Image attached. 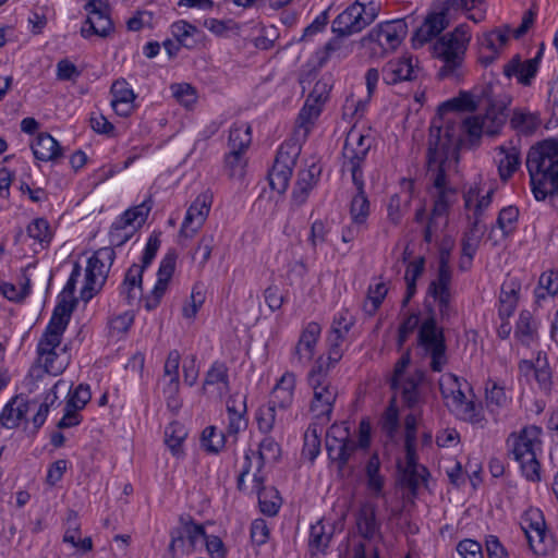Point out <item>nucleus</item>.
<instances>
[{
	"mask_svg": "<svg viewBox=\"0 0 558 558\" xmlns=\"http://www.w3.org/2000/svg\"><path fill=\"white\" fill-rule=\"evenodd\" d=\"M439 386L444 399L448 400V407L451 408L458 418L484 427L486 418L482 404L466 399L456 375H447L444 380H440Z\"/></svg>",
	"mask_w": 558,
	"mask_h": 558,
	"instance_id": "nucleus-6",
	"label": "nucleus"
},
{
	"mask_svg": "<svg viewBox=\"0 0 558 558\" xmlns=\"http://www.w3.org/2000/svg\"><path fill=\"white\" fill-rule=\"evenodd\" d=\"M345 36L336 35L329 39L326 45L315 52L317 66L323 68L329 59L336 58L338 60L345 59L352 51L351 47L343 40Z\"/></svg>",
	"mask_w": 558,
	"mask_h": 558,
	"instance_id": "nucleus-32",
	"label": "nucleus"
},
{
	"mask_svg": "<svg viewBox=\"0 0 558 558\" xmlns=\"http://www.w3.org/2000/svg\"><path fill=\"white\" fill-rule=\"evenodd\" d=\"M179 380H175V378H169V381L167 383L162 390L167 402V408L173 413H178L182 407V401L179 398Z\"/></svg>",
	"mask_w": 558,
	"mask_h": 558,
	"instance_id": "nucleus-62",
	"label": "nucleus"
},
{
	"mask_svg": "<svg viewBox=\"0 0 558 558\" xmlns=\"http://www.w3.org/2000/svg\"><path fill=\"white\" fill-rule=\"evenodd\" d=\"M356 189V194L351 201L350 214L352 221L356 226L364 225L369 215V202L365 194V182L361 179V185L357 182H352Z\"/></svg>",
	"mask_w": 558,
	"mask_h": 558,
	"instance_id": "nucleus-38",
	"label": "nucleus"
},
{
	"mask_svg": "<svg viewBox=\"0 0 558 558\" xmlns=\"http://www.w3.org/2000/svg\"><path fill=\"white\" fill-rule=\"evenodd\" d=\"M451 269L450 266H438L437 279L428 287L429 295L450 294Z\"/></svg>",
	"mask_w": 558,
	"mask_h": 558,
	"instance_id": "nucleus-57",
	"label": "nucleus"
},
{
	"mask_svg": "<svg viewBox=\"0 0 558 558\" xmlns=\"http://www.w3.org/2000/svg\"><path fill=\"white\" fill-rule=\"evenodd\" d=\"M171 34L182 47L187 49H194L204 38L202 31L183 20L171 25Z\"/></svg>",
	"mask_w": 558,
	"mask_h": 558,
	"instance_id": "nucleus-36",
	"label": "nucleus"
},
{
	"mask_svg": "<svg viewBox=\"0 0 558 558\" xmlns=\"http://www.w3.org/2000/svg\"><path fill=\"white\" fill-rule=\"evenodd\" d=\"M27 234L38 241L43 246L48 245L52 239L49 223L44 218H36L27 226Z\"/></svg>",
	"mask_w": 558,
	"mask_h": 558,
	"instance_id": "nucleus-55",
	"label": "nucleus"
},
{
	"mask_svg": "<svg viewBox=\"0 0 558 558\" xmlns=\"http://www.w3.org/2000/svg\"><path fill=\"white\" fill-rule=\"evenodd\" d=\"M256 421L258 429L264 434H268L272 430L276 422V408L270 403L260 407L256 414Z\"/></svg>",
	"mask_w": 558,
	"mask_h": 558,
	"instance_id": "nucleus-63",
	"label": "nucleus"
},
{
	"mask_svg": "<svg viewBox=\"0 0 558 558\" xmlns=\"http://www.w3.org/2000/svg\"><path fill=\"white\" fill-rule=\"evenodd\" d=\"M112 95L111 107L120 117H128L134 110V100L136 98L129 83L124 78L113 82L110 88Z\"/></svg>",
	"mask_w": 558,
	"mask_h": 558,
	"instance_id": "nucleus-24",
	"label": "nucleus"
},
{
	"mask_svg": "<svg viewBox=\"0 0 558 558\" xmlns=\"http://www.w3.org/2000/svg\"><path fill=\"white\" fill-rule=\"evenodd\" d=\"M499 159L498 171L500 179L507 181L518 170L521 163V155L518 148L500 146L497 148Z\"/></svg>",
	"mask_w": 558,
	"mask_h": 558,
	"instance_id": "nucleus-37",
	"label": "nucleus"
},
{
	"mask_svg": "<svg viewBox=\"0 0 558 558\" xmlns=\"http://www.w3.org/2000/svg\"><path fill=\"white\" fill-rule=\"evenodd\" d=\"M148 213L149 207H146L145 204H141L125 210L113 223L124 229L134 228L135 231L145 222Z\"/></svg>",
	"mask_w": 558,
	"mask_h": 558,
	"instance_id": "nucleus-45",
	"label": "nucleus"
},
{
	"mask_svg": "<svg viewBox=\"0 0 558 558\" xmlns=\"http://www.w3.org/2000/svg\"><path fill=\"white\" fill-rule=\"evenodd\" d=\"M292 173V169L274 163L271 170L268 173V180L271 190L277 191L279 194H283L289 186Z\"/></svg>",
	"mask_w": 558,
	"mask_h": 558,
	"instance_id": "nucleus-51",
	"label": "nucleus"
},
{
	"mask_svg": "<svg viewBox=\"0 0 558 558\" xmlns=\"http://www.w3.org/2000/svg\"><path fill=\"white\" fill-rule=\"evenodd\" d=\"M323 106L310 101V99L305 100L304 106L300 110L299 117H298V131L299 134L301 131L303 132L302 138L305 140L311 131L312 125L314 124L315 120L319 117L322 112Z\"/></svg>",
	"mask_w": 558,
	"mask_h": 558,
	"instance_id": "nucleus-42",
	"label": "nucleus"
},
{
	"mask_svg": "<svg viewBox=\"0 0 558 558\" xmlns=\"http://www.w3.org/2000/svg\"><path fill=\"white\" fill-rule=\"evenodd\" d=\"M145 269L133 264L125 272L124 279L120 286V295L123 296L128 305H134L143 296V272Z\"/></svg>",
	"mask_w": 558,
	"mask_h": 558,
	"instance_id": "nucleus-23",
	"label": "nucleus"
},
{
	"mask_svg": "<svg viewBox=\"0 0 558 558\" xmlns=\"http://www.w3.org/2000/svg\"><path fill=\"white\" fill-rule=\"evenodd\" d=\"M485 230L486 228L480 222V219H477V221H472L471 226L463 233L461 239V252L463 257L469 259L474 258Z\"/></svg>",
	"mask_w": 558,
	"mask_h": 558,
	"instance_id": "nucleus-40",
	"label": "nucleus"
},
{
	"mask_svg": "<svg viewBox=\"0 0 558 558\" xmlns=\"http://www.w3.org/2000/svg\"><path fill=\"white\" fill-rule=\"evenodd\" d=\"M344 338H337V335L330 333L328 337V355L324 356L320 355L316 359L314 365H319V362H322L323 367L326 369V372L330 373V371L336 366V364L341 360L342 357V350L341 344L343 342Z\"/></svg>",
	"mask_w": 558,
	"mask_h": 558,
	"instance_id": "nucleus-49",
	"label": "nucleus"
},
{
	"mask_svg": "<svg viewBox=\"0 0 558 558\" xmlns=\"http://www.w3.org/2000/svg\"><path fill=\"white\" fill-rule=\"evenodd\" d=\"M373 140L368 135H364L359 131L350 130L348 133L343 149L342 171L347 170L351 173L352 182L361 184L364 179L363 166L372 147Z\"/></svg>",
	"mask_w": 558,
	"mask_h": 558,
	"instance_id": "nucleus-10",
	"label": "nucleus"
},
{
	"mask_svg": "<svg viewBox=\"0 0 558 558\" xmlns=\"http://www.w3.org/2000/svg\"><path fill=\"white\" fill-rule=\"evenodd\" d=\"M245 151L230 149L226 155L225 165L230 178L242 179L245 173L246 159Z\"/></svg>",
	"mask_w": 558,
	"mask_h": 558,
	"instance_id": "nucleus-53",
	"label": "nucleus"
},
{
	"mask_svg": "<svg viewBox=\"0 0 558 558\" xmlns=\"http://www.w3.org/2000/svg\"><path fill=\"white\" fill-rule=\"evenodd\" d=\"M34 157L40 161H53L62 156V149L57 140L49 133H39L32 144Z\"/></svg>",
	"mask_w": 558,
	"mask_h": 558,
	"instance_id": "nucleus-33",
	"label": "nucleus"
},
{
	"mask_svg": "<svg viewBox=\"0 0 558 558\" xmlns=\"http://www.w3.org/2000/svg\"><path fill=\"white\" fill-rule=\"evenodd\" d=\"M486 392V404L490 411H494L493 407L497 409L506 405L507 396L505 392V388L500 386L497 381L488 379L485 387Z\"/></svg>",
	"mask_w": 558,
	"mask_h": 558,
	"instance_id": "nucleus-56",
	"label": "nucleus"
},
{
	"mask_svg": "<svg viewBox=\"0 0 558 558\" xmlns=\"http://www.w3.org/2000/svg\"><path fill=\"white\" fill-rule=\"evenodd\" d=\"M61 340H62V337H59L56 344L46 345L45 333H43L37 343V353L40 359H44L45 371L49 374L57 375L62 369L61 367H56L53 365L54 360L58 357V353L56 352V349L61 344Z\"/></svg>",
	"mask_w": 558,
	"mask_h": 558,
	"instance_id": "nucleus-48",
	"label": "nucleus"
},
{
	"mask_svg": "<svg viewBox=\"0 0 558 558\" xmlns=\"http://www.w3.org/2000/svg\"><path fill=\"white\" fill-rule=\"evenodd\" d=\"M300 153L301 144L299 140L286 141L280 145L274 163L293 170Z\"/></svg>",
	"mask_w": 558,
	"mask_h": 558,
	"instance_id": "nucleus-44",
	"label": "nucleus"
},
{
	"mask_svg": "<svg viewBox=\"0 0 558 558\" xmlns=\"http://www.w3.org/2000/svg\"><path fill=\"white\" fill-rule=\"evenodd\" d=\"M530 549L534 555L545 556L555 548V541L547 529H541L526 536Z\"/></svg>",
	"mask_w": 558,
	"mask_h": 558,
	"instance_id": "nucleus-43",
	"label": "nucleus"
},
{
	"mask_svg": "<svg viewBox=\"0 0 558 558\" xmlns=\"http://www.w3.org/2000/svg\"><path fill=\"white\" fill-rule=\"evenodd\" d=\"M450 24V13L438 8L435 2L424 23L416 29L412 37L414 48L423 47L426 43L437 37Z\"/></svg>",
	"mask_w": 558,
	"mask_h": 558,
	"instance_id": "nucleus-13",
	"label": "nucleus"
},
{
	"mask_svg": "<svg viewBox=\"0 0 558 558\" xmlns=\"http://www.w3.org/2000/svg\"><path fill=\"white\" fill-rule=\"evenodd\" d=\"M532 193L536 201H558V140H545L531 147L526 157Z\"/></svg>",
	"mask_w": 558,
	"mask_h": 558,
	"instance_id": "nucleus-2",
	"label": "nucleus"
},
{
	"mask_svg": "<svg viewBox=\"0 0 558 558\" xmlns=\"http://www.w3.org/2000/svg\"><path fill=\"white\" fill-rule=\"evenodd\" d=\"M307 384L313 390L310 411L314 417L329 422L338 397V388L329 380V373L319 365H313L307 374Z\"/></svg>",
	"mask_w": 558,
	"mask_h": 558,
	"instance_id": "nucleus-5",
	"label": "nucleus"
},
{
	"mask_svg": "<svg viewBox=\"0 0 558 558\" xmlns=\"http://www.w3.org/2000/svg\"><path fill=\"white\" fill-rule=\"evenodd\" d=\"M537 72L535 60L522 62L519 54L513 56L511 60L504 65L505 76L508 78L515 76L518 83L523 86H530Z\"/></svg>",
	"mask_w": 558,
	"mask_h": 558,
	"instance_id": "nucleus-29",
	"label": "nucleus"
},
{
	"mask_svg": "<svg viewBox=\"0 0 558 558\" xmlns=\"http://www.w3.org/2000/svg\"><path fill=\"white\" fill-rule=\"evenodd\" d=\"M558 293V272L549 270L543 272L538 280V288L536 290L537 298H545L548 295H556Z\"/></svg>",
	"mask_w": 558,
	"mask_h": 558,
	"instance_id": "nucleus-60",
	"label": "nucleus"
},
{
	"mask_svg": "<svg viewBox=\"0 0 558 558\" xmlns=\"http://www.w3.org/2000/svg\"><path fill=\"white\" fill-rule=\"evenodd\" d=\"M509 34L510 27L505 25L478 38V62L482 65L488 66L498 59L501 49L508 44Z\"/></svg>",
	"mask_w": 558,
	"mask_h": 558,
	"instance_id": "nucleus-18",
	"label": "nucleus"
},
{
	"mask_svg": "<svg viewBox=\"0 0 558 558\" xmlns=\"http://www.w3.org/2000/svg\"><path fill=\"white\" fill-rule=\"evenodd\" d=\"M322 327L316 322L308 323L295 344L290 363L293 367L304 369L315 355Z\"/></svg>",
	"mask_w": 558,
	"mask_h": 558,
	"instance_id": "nucleus-14",
	"label": "nucleus"
},
{
	"mask_svg": "<svg viewBox=\"0 0 558 558\" xmlns=\"http://www.w3.org/2000/svg\"><path fill=\"white\" fill-rule=\"evenodd\" d=\"M335 532L331 524L326 525L324 520H318L311 525L308 537V553L312 557L326 555Z\"/></svg>",
	"mask_w": 558,
	"mask_h": 558,
	"instance_id": "nucleus-26",
	"label": "nucleus"
},
{
	"mask_svg": "<svg viewBox=\"0 0 558 558\" xmlns=\"http://www.w3.org/2000/svg\"><path fill=\"white\" fill-rule=\"evenodd\" d=\"M471 39L468 24H460L453 32L441 36L434 44V54L444 62L438 70L439 78L460 77V68Z\"/></svg>",
	"mask_w": 558,
	"mask_h": 558,
	"instance_id": "nucleus-4",
	"label": "nucleus"
},
{
	"mask_svg": "<svg viewBox=\"0 0 558 558\" xmlns=\"http://www.w3.org/2000/svg\"><path fill=\"white\" fill-rule=\"evenodd\" d=\"M464 2L465 5H461L460 11H463L470 21L481 23L486 19L487 4L485 0H465Z\"/></svg>",
	"mask_w": 558,
	"mask_h": 558,
	"instance_id": "nucleus-61",
	"label": "nucleus"
},
{
	"mask_svg": "<svg viewBox=\"0 0 558 558\" xmlns=\"http://www.w3.org/2000/svg\"><path fill=\"white\" fill-rule=\"evenodd\" d=\"M252 142V129L248 123L235 122L229 132V147L238 151H246Z\"/></svg>",
	"mask_w": 558,
	"mask_h": 558,
	"instance_id": "nucleus-41",
	"label": "nucleus"
},
{
	"mask_svg": "<svg viewBox=\"0 0 558 558\" xmlns=\"http://www.w3.org/2000/svg\"><path fill=\"white\" fill-rule=\"evenodd\" d=\"M218 385V391L220 395H225L230 391L229 380V368L225 362L215 361L205 375L203 383V390L207 386Z\"/></svg>",
	"mask_w": 558,
	"mask_h": 558,
	"instance_id": "nucleus-39",
	"label": "nucleus"
},
{
	"mask_svg": "<svg viewBox=\"0 0 558 558\" xmlns=\"http://www.w3.org/2000/svg\"><path fill=\"white\" fill-rule=\"evenodd\" d=\"M421 69L418 61L412 56H403L388 61L383 70V81L387 85L410 82L417 78Z\"/></svg>",
	"mask_w": 558,
	"mask_h": 558,
	"instance_id": "nucleus-15",
	"label": "nucleus"
},
{
	"mask_svg": "<svg viewBox=\"0 0 558 558\" xmlns=\"http://www.w3.org/2000/svg\"><path fill=\"white\" fill-rule=\"evenodd\" d=\"M320 433L322 428H319L317 423H311L304 433L302 456L311 462H314L320 452Z\"/></svg>",
	"mask_w": 558,
	"mask_h": 558,
	"instance_id": "nucleus-46",
	"label": "nucleus"
},
{
	"mask_svg": "<svg viewBox=\"0 0 558 558\" xmlns=\"http://www.w3.org/2000/svg\"><path fill=\"white\" fill-rule=\"evenodd\" d=\"M257 454L258 470H262L266 462L279 459L280 446L272 437H266L260 441Z\"/></svg>",
	"mask_w": 558,
	"mask_h": 558,
	"instance_id": "nucleus-54",
	"label": "nucleus"
},
{
	"mask_svg": "<svg viewBox=\"0 0 558 558\" xmlns=\"http://www.w3.org/2000/svg\"><path fill=\"white\" fill-rule=\"evenodd\" d=\"M87 19L81 28V35L89 38L92 35L107 37L113 31V23L110 19V8L107 0H90L85 7Z\"/></svg>",
	"mask_w": 558,
	"mask_h": 558,
	"instance_id": "nucleus-12",
	"label": "nucleus"
},
{
	"mask_svg": "<svg viewBox=\"0 0 558 558\" xmlns=\"http://www.w3.org/2000/svg\"><path fill=\"white\" fill-rule=\"evenodd\" d=\"M418 327L417 345L430 357L429 367L439 373L448 363L447 344L444 329L437 326L433 310Z\"/></svg>",
	"mask_w": 558,
	"mask_h": 558,
	"instance_id": "nucleus-8",
	"label": "nucleus"
},
{
	"mask_svg": "<svg viewBox=\"0 0 558 558\" xmlns=\"http://www.w3.org/2000/svg\"><path fill=\"white\" fill-rule=\"evenodd\" d=\"M546 523L543 513L539 510H530L522 519L521 529L525 535L532 534L537 530L545 529Z\"/></svg>",
	"mask_w": 558,
	"mask_h": 558,
	"instance_id": "nucleus-64",
	"label": "nucleus"
},
{
	"mask_svg": "<svg viewBox=\"0 0 558 558\" xmlns=\"http://www.w3.org/2000/svg\"><path fill=\"white\" fill-rule=\"evenodd\" d=\"M116 259L111 246L97 250L87 260L85 283L81 290V299L88 302L106 283L110 268Z\"/></svg>",
	"mask_w": 558,
	"mask_h": 558,
	"instance_id": "nucleus-9",
	"label": "nucleus"
},
{
	"mask_svg": "<svg viewBox=\"0 0 558 558\" xmlns=\"http://www.w3.org/2000/svg\"><path fill=\"white\" fill-rule=\"evenodd\" d=\"M506 118L507 116L504 110L490 108L486 111L485 116H472L465 118L459 129L470 136L472 143L478 142L483 133H486L489 136L497 135L505 124ZM447 124L454 126L456 132L460 135L458 126L449 119L440 126H445Z\"/></svg>",
	"mask_w": 558,
	"mask_h": 558,
	"instance_id": "nucleus-11",
	"label": "nucleus"
},
{
	"mask_svg": "<svg viewBox=\"0 0 558 558\" xmlns=\"http://www.w3.org/2000/svg\"><path fill=\"white\" fill-rule=\"evenodd\" d=\"M320 173L322 168L316 163H312L307 169L299 172L298 180L292 192V202L294 205L301 206L306 202L310 192L318 182Z\"/></svg>",
	"mask_w": 558,
	"mask_h": 558,
	"instance_id": "nucleus-25",
	"label": "nucleus"
},
{
	"mask_svg": "<svg viewBox=\"0 0 558 558\" xmlns=\"http://www.w3.org/2000/svg\"><path fill=\"white\" fill-rule=\"evenodd\" d=\"M519 209L515 206H508L499 211L497 226L505 235L511 234L517 228Z\"/></svg>",
	"mask_w": 558,
	"mask_h": 558,
	"instance_id": "nucleus-58",
	"label": "nucleus"
},
{
	"mask_svg": "<svg viewBox=\"0 0 558 558\" xmlns=\"http://www.w3.org/2000/svg\"><path fill=\"white\" fill-rule=\"evenodd\" d=\"M514 338L524 347L538 339V322L527 310H522L514 328Z\"/></svg>",
	"mask_w": 558,
	"mask_h": 558,
	"instance_id": "nucleus-31",
	"label": "nucleus"
},
{
	"mask_svg": "<svg viewBox=\"0 0 558 558\" xmlns=\"http://www.w3.org/2000/svg\"><path fill=\"white\" fill-rule=\"evenodd\" d=\"M355 521L360 535L365 539H372L379 531V523L376 520V507L371 502L361 505L356 512Z\"/></svg>",
	"mask_w": 558,
	"mask_h": 558,
	"instance_id": "nucleus-34",
	"label": "nucleus"
},
{
	"mask_svg": "<svg viewBox=\"0 0 558 558\" xmlns=\"http://www.w3.org/2000/svg\"><path fill=\"white\" fill-rule=\"evenodd\" d=\"M180 524V529L186 536L191 549L195 548L199 539H205L207 534L205 532L204 526L202 524H197L192 518L181 517Z\"/></svg>",
	"mask_w": 558,
	"mask_h": 558,
	"instance_id": "nucleus-52",
	"label": "nucleus"
},
{
	"mask_svg": "<svg viewBox=\"0 0 558 558\" xmlns=\"http://www.w3.org/2000/svg\"><path fill=\"white\" fill-rule=\"evenodd\" d=\"M76 303V299L70 300L61 296L44 331L46 345L56 344L58 338L63 336V332L65 331L69 325L71 314L74 311Z\"/></svg>",
	"mask_w": 558,
	"mask_h": 558,
	"instance_id": "nucleus-17",
	"label": "nucleus"
},
{
	"mask_svg": "<svg viewBox=\"0 0 558 558\" xmlns=\"http://www.w3.org/2000/svg\"><path fill=\"white\" fill-rule=\"evenodd\" d=\"M424 380V372L416 369L402 378L395 390L400 391L403 404L414 410L423 402L420 386Z\"/></svg>",
	"mask_w": 558,
	"mask_h": 558,
	"instance_id": "nucleus-22",
	"label": "nucleus"
},
{
	"mask_svg": "<svg viewBox=\"0 0 558 558\" xmlns=\"http://www.w3.org/2000/svg\"><path fill=\"white\" fill-rule=\"evenodd\" d=\"M178 255L175 251H169L160 262L157 272V282L150 294L145 298V307L148 311L156 308L165 295L168 283L175 269Z\"/></svg>",
	"mask_w": 558,
	"mask_h": 558,
	"instance_id": "nucleus-20",
	"label": "nucleus"
},
{
	"mask_svg": "<svg viewBox=\"0 0 558 558\" xmlns=\"http://www.w3.org/2000/svg\"><path fill=\"white\" fill-rule=\"evenodd\" d=\"M226 435L216 433L215 426H208L203 430L202 445L210 453H218L225 446Z\"/></svg>",
	"mask_w": 558,
	"mask_h": 558,
	"instance_id": "nucleus-59",
	"label": "nucleus"
},
{
	"mask_svg": "<svg viewBox=\"0 0 558 558\" xmlns=\"http://www.w3.org/2000/svg\"><path fill=\"white\" fill-rule=\"evenodd\" d=\"M535 379L539 386V389L548 392L551 390L553 386V375L551 369L549 367V363L547 360L546 354H543L542 352L537 353L536 357V368L534 372Z\"/></svg>",
	"mask_w": 558,
	"mask_h": 558,
	"instance_id": "nucleus-50",
	"label": "nucleus"
},
{
	"mask_svg": "<svg viewBox=\"0 0 558 558\" xmlns=\"http://www.w3.org/2000/svg\"><path fill=\"white\" fill-rule=\"evenodd\" d=\"M295 383L296 379L293 373H284L274 387L268 403H270L276 409L279 408L286 410L290 408L293 402Z\"/></svg>",
	"mask_w": 558,
	"mask_h": 558,
	"instance_id": "nucleus-27",
	"label": "nucleus"
},
{
	"mask_svg": "<svg viewBox=\"0 0 558 558\" xmlns=\"http://www.w3.org/2000/svg\"><path fill=\"white\" fill-rule=\"evenodd\" d=\"M408 34L404 19L385 21L373 27L362 39L361 44L372 50L373 56L385 57L395 51Z\"/></svg>",
	"mask_w": 558,
	"mask_h": 558,
	"instance_id": "nucleus-7",
	"label": "nucleus"
},
{
	"mask_svg": "<svg viewBox=\"0 0 558 558\" xmlns=\"http://www.w3.org/2000/svg\"><path fill=\"white\" fill-rule=\"evenodd\" d=\"M29 401L23 396L13 397L0 414V424L5 428H15L28 412Z\"/></svg>",
	"mask_w": 558,
	"mask_h": 558,
	"instance_id": "nucleus-30",
	"label": "nucleus"
},
{
	"mask_svg": "<svg viewBox=\"0 0 558 558\" xmlns=\"http://www.w3.org/2000/svg\"><path fill=\"white\" fill-rule=\"evenodd\" d=\"M542 124L538 112L524 109H515L510 119L511 128L520 135H533Z\"/></svg>",
	"mask_w": 558,
	"mask_h": 558,
	"instance_id": "nucleus-35",
	"label": "nucleus"
},
{
	"mask_svg": "<svg viewBox=\"0 0 558 558\" xmlns=\"http://www.w3.org/2000/svg\"><path fill=\"white\" fill-rule=\"evenodd\" d=\"M542 428L530 425L519 433H511L507 438L508 452L520 464L523 476L533 483L541 481V463L537 460V451H541Z\"/></svg>",
	"mask_w": 558,
	"mask_h": 558,
	"instance_id": "nucleus-3",
	"label": "nucleus"
},
{
	"mask_svg": "<svg viewBox=\"0 0 558 558\" xmlns=\"http://www.w3.org/2000/svg\"><path fill=\"white\" fill-rule=\"evenodd\" d=\"M461 136L454 126H436L432 123L428 135L426 153L427 173L433 180V186L437 190L430 216L434 218L447 217L450 206L453 204L457 190L447 183V171L452 163L459 161Z\"/></svg>",
	"mask_w": 558,
	"mask_h": 558,
	"instance_id": "nucleus-1",
	"label": "nucleus"
},
{
	"mask_svg": "<svg viewBox=\"0 0 558 558\" xmlns=\"http://www.w3.org/2000/svg\"><path fill=\"white\" fill-rule=\"evenodd\" d=\"M211 207V196L198 195L187 208L179 231L180 238L191 239L205 223Z\"/></svg>",
	"mask_w": 558,
	"mask_h": 558,
	"instance_id": "nucleus-16",
	"label": "nucleus"
},
{
	"mask_svg": "<svg viewBox=\"0 0 558 558\" xmlns=\"http://www.w3.org/2000/svg\"><path fill=\"white\" fill-rule=\"evenodd\" d=\"M520 290L521 283L514 278L508 279L502 283L498 307L500 319H509L513 315L518 306Z\"/></svg>",
	"mask_w": 558,
	"mask_h": 558,
	"instance_id": "nucleus-28",
	"label": "nucleus"
},
{
	"mask_svg": "<svg viewBox=\"0 0 558 558\" xmlns=\"http://www.w3.org/2000/svg\"><path fill=\"white\" fill-rule=\"evenodd\" d=\"M373 21L357 10V7L349 5L332 21L331 31L339 36H351L362 32Z\"/></svg>",
	"mask_w": 558,
	"mask_h": 558,
	"instance_id": "nucleus-21",
	"label": "nucleus"
},
{
	"mask_svg": "<svg viewBox=\"0 0 558 558\" xmlns=\"http://www.w3.org/2000/svg\"><path fill=\"white\" fill-rule=\"evenodd\" d=\"M178 255L175 251H169L160 262L157 272V282L150 294L145 298V307L148 311L156 308L165 295L168 283L175 269Z\"/></svg>",
	"mask_w": 558,
	"mask_h": 558,
	"instance_id": "nucleus-19",
	"label": "nucleus"
},
{
	"mask_svg": "<svg viewBox=\"0 0 558 558\" xmlns=\"http://www.w3.org/2000/svg\"><path fill=\"white\" fill-rule=\"evenodd\" d=\"M187 436V432L179 422L170 423L165 429V441L173 456H180L182 444Z\"/></svg>",
	"mask_w": 558,
	"mask_h": 558,
	"instance_id": "nucleus-47",
	"label": "nucleus"
}]
</instances>
